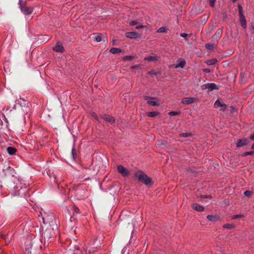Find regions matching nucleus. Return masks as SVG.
<instances>
[{
  "mask_svg": "<svg viewBox=\"0 0 254 254\" xmlns=\"http://www.w3.org/2000/svg\"><path fill=\"white\" fill-rule=\"evenodd\" d=\"M253 154L252 152H247L245 153V155H251Z\"/></svg>",
  "mask_w": 254,
  "mask_h": 254,
  "instance_id": "nucleus-39",
  "label": "nucleus"
},
{
  "mask_svg": "<svg viewBox=\"0 0 254 254\" xmlns=\"http://www.w3.org/2000/svg\"><path fill=\"white\" fill-rule=\"evenodd\" d=\"M192 135L190 133H182L180 134V137H188Z\"/></svg>",
  "mask_w": 254,
  "mask_h": 254,
  "instance_id": "nucleus-26",
  "label": "nucleus"
},
{
  "mask_svg": "<svg viewBox=\"0 0 254 254\" xmlns=\"http://www.w3.org/2000/svg\"><path fill=\"white\" fill-rule=\"evenodd\" d=\"M124 59H125V60H127V61H131L133 59V57L131 56H126L124 58Z\"/></svg>",
  "mask_w": 254,
  "mask_h": 254,
  "instance_id": "nucleus-31",
  "label": "nucleus"
},
{
  "mask_svg": "<svg viewBox=\"0 0 254 254\" xmlns=\"http://www.w3.org/2000/svg\"><path fill=\"white\" fill-rule=\"evenodd\" d=\"M103 38H105L103 35L100 33H97L94 34V38L95 40L98 42L101 41Z\"/></svg>",
  "mask_w": 254,
  "mask_h": 254,
  "instance_id": "nucleus-18",
  "label": "nucleus"
},
{
  "mask_svg": "<svg viewBox=\"0 0 254 254\" xmlns=\"http://www.w3.org/2000/svg\"><path fill=\"white\" fill-rule=\"evenodd\" d=\"M223 29L222 28L218 29L212 37L213 40L217 41L221 37Z\"/></svg>",
  "mask_w": 254,
  "mask_h": 254,
  "instance_id": "nucleus-8",
  "label": "nucleus"
},
{
  "mask_svg": "<svg viewBox=\"0 0 254 254\" xmlns=\"http://www.w3.org/2000/svg\"><path fill=\"white\" fill-rule=\"evenodd\" d=\"M144 27V26L143 25H142V24H140V23H138V24L136 25V27H135V28H136V29H141V28H143Z\"/></svg>",
  "mask_w": 254,
  "mask_h": 254,
  "instance_id": "nucleus-30",
  "label": "nucleus"
},
{
  "mask_svg": "<svg viewBox=\"0 0 254 254\" xmlns=\"http://www.w3.org/2000/svg\"><path fill=\"white\" fill-rule=\"evenodd\" d=\"M130 68L132 69H140V66L139 65H135L131 66L130 67Z\"/></svg>",
  "mask_w": 254,
  "mask_h": 254,
  "instance_id": "nucleus-34",
  "label": "nucleus"
},
{
  "mask_svg": "<svg viewBox=\"0 0 254 254\" xmlns=\"http://www.w3.org/2000/svg\"><path fill=\"white\" fill-rule=\"evenodd\" d=\"M201 197H205V198H211V196L210 195L201 196Z\"/></svg>",
  "mask_w": 254,
  "mask_h": 254,
  "instance_id": "nucleus-41",
  "label": "nucleus"
},
{
  "mask_svg": "<svg viewBox=\"0 0 254 254\" xmlns=\"http://www.w3.org/2000/svg\"><path fill=\"white\" fill-rule=\"evenodd\" d=\"M239 8V14L240 16V22L242 27L244 28H246L247 25L246 18L243 13V8L241 5H239L238 6Z\"/></svg>",
  "mask_w": 254,
  "mask_h": 254,
  "instance_id": "nucleus-2",
  "label": "nucleus"
},
{
  "mask_svg": "<svg viewBox=\"0 0 254 254\" xmlns=\"http://www.w3.org/2000/svg\"><path fill=\"white\" fill-rule=\"evenodd\" d=\"M158 113H157L156 112H154V111L150 112L147 113L148 116L150 117H154L156 116L157 115H158Z\"/></svg>",
  "mask_w": 254,
  "mask_h": 254,
  "instance_id": "nucleus-24",
  "label": "nucleus"
},
{
  "mask_svg": "<svg viewBox=\"0 0 254 254\" xmlns=\"http://www.w3.org/2000/svg\"><path fill=\"white\" fill-rule=\"evenodd\" d=\"M195 100L193 97H186L183 99L182 102L184 104H190L193 103Z\"/></svg>",
  "mask_w": 254,
  "mask_h": 254,
  "instance_id": "nucleus-10",
  "label": "nucleus"
},
{
  "mask_svg": "<svg viewBox=\"0 0 254 254\" xmlns=\"http://www.w3.org/2000/svg\"><path fill=\"white\" fill-rule=\"evenodd\" d=\"M216 0H209L210 1V5L211 7H214L215 5V3Z\"/></svg>",
  "mask_w": 254,
  "mask_h": 254,
  "instance_id": "nucleus-32",
  "label": "nucleus"
},
{
  "mask_svg": "<svg viewBox=\"0 0 254 254\" xmlns=\"http://www.w3.org/2000/svg\"><path fill=\"white\" fill-rule=\"evenodd\" d=\"M203 71L205 73H209L210 72V70L208 68H205Z\"/></svg>",
  "mask_w": 254,
  "mask_h": 254,
  "instance_id": "nucleus-38",
  "label": "nucleus"
},
{
  "mask_svg": "<svg viewBox=\"0 0 254 254\" xmlns=\"http://www.w3.org/2000/svg\"><path fill=\"white\" fill-rule=\"evenodd\" d=\"M238 0H232V1H233V2H235L237 1Z\"/></svg>",
  "mask_w": 254,
  "mask_h": 254,
  "instance_id": "nucleus-44",
  "label": "nucleus"
},
{
  "mask_svg": "<svg viewBox=\"0 0 254 254\" xmlns=\"http://www.w3.org/2000/svg\"><path fill=\"white\" fill-rule=\"evenodd\" d=\"M250 139L252 140H254V134L251 135Z\"/></svg>",
  "mask_w": 254,
  "mask_h": 254,
  "instance_id": "nucleus-40",
  "label": "nucleus"
},
{
  "mask_svg": "<svg viewBox=\"0 0 254 254\" xmlns=\"http://www.w3.org/2000/svg\"><path fill=\"white\" fill-rule=\"evenodd\" d=\"M148 74H150V75L151 74H156L157 73L155 72L154 70H151V71H148Z\"/></svg>",
  "mask_w": 254,
  "mask_h": 254,
  "instance_id": "nucleus-37",
  "label": "nucleus"
},
{
  "mask_svg": "<svg viewBox=\"0 0 254 254\" xmlns=\"http://www.w3.org/2000/svg\"><path fill=\"white\" fill-rule=\"evenodd\" d=\"M138 23V22L135 20H132L131 21H130L129 23V24L130 25H136Z\"/></svg>",
  "mask_w": 254,
  "mask_h": 254,
  "instance_id": "nucleus-29",
  "label": "nucleus"
},
{
  "mask_svg": "<svg viewBox=\"0 0 254 254\" xmlns=\"http://www.w3.org/2000/svg\"><path fill=\"white\" fill-rule=\"evenodd\" d=\"M223 228L231 230L235 228V225L231 224H226L223 226Z\"/></svg>",
  "mask_w": 254,
  "mask_h": 254,
  "instance_id": "nucleus-21",
  "label": "nucleus"
},
{
  "mask_svg": "<svg viewBox=\"0 0 254 254\" xmlns=\"http://www.w3.org/2000/svg\"><path fill=\"white\" fill-rule=\"evenodd\" d=\"M205 47L208 50H212L215 47V45L213 44L207 43L205 45Z\"/></svg>",
  "mask_w": 254,
  "mask_h": 254,
  "instance_id": "nucleus-22",
  "label": "nucleus"
},
{
  "mask_svg": "<svg viewBox=\"0 0 254 254\" xmlns=\"http://www.w3.org/2000/svg\"><path fill=\"white\" fill-rule=\"evenodd\" d=\"M7 151L9 154L13 155L16 152V149L14 147H8L7 148Z\"/></svg>",
  "mask_w": 254,
  "mask_h": 254,
  "instance_id": "nucleus-19",
  "label": "nucleus"
},
{
  "mask_svg": "<svg viewBox=\"0 0 254 254\" xmlns=\"http://www.w3.org/2000/svg\"><path fill=\"white\" fill-rule=\"evenodd\" d=\"M246 196H248V197H250L252 195V192L250 191V190H247L245 192H244Z\"/></svg>",
  "mask_w": 254,
  "mask_h": 254,
  "instance_id": "nucleus-28",
  "label": "nucleus"
},
{
  "mask_svg": "<svg viewBox=\"0 0 254 254\" xmlns=\"http://www.w3.org/2000/svg\"><path fill=\"white\" fill-rule=\"evenodd\" d=\"M91 116L93 118H95L96 120H98V117L96 113H92L91 114Z\"/></svg>",
  "mask_w": 254,
  "mask_h": 254,
  "instance_id": "nucleus-35",
  "label": "nucleus"
},
{
  "mask_svg": "<svg viewBox=\"0 0 254 254\" xmlns=\"http://www.w3.org/2000/svg\"><path fill=\"white\" fill-rule=\"evenodd\" d=\"M178 62L179 63V64L175 65V68H177L179 67L183 68L186 64L185 60L183 59H179L178 61Z\"/></svg>",
  "mask_w": 254,
  "mask_h": 254,
  "instance_id": "nucleus-13",
  "label": "nucleus"
},
{
  "mask_svg": "<svg viewBox=\"0 0 254 254\" xmlns=\"http://www.w3.org/2000/svg\"><path fill=\"white\" fill-rule=\"evenodd\" d=\"M159 57L157 56H150L144 58V60L148 61L149 62L156 61L158 60Z\"/></svg>",
  "mask_w": 254,
  "mask_h": 254,
  "instance_id": "nucleus-16",
  "label": "nucleus"
},
{
  "mask_svg": "<svg viewBox=\"0 0 254 254\" xmlns=\"http://www.w3.org/2000/svg\"><path fill=\"white\" fill-rule=\"evenodd\" d=\"M21 10L26 15L30 14L33 11V8L30 7H27L24 4L21 3V0L19 1Z\"/></svg>",
  "mask_w": 254,
  "mask_h": 254,
  "instance_id": "nucleus-3",
  "label": "nucleus"
},
{
  "mask_svg": "<svg viewBox=\"0 0 254 254\" xmlns=\"http://www.w3.org/2000/svg\"><path fill=\"white\" fill-rule=\"evenodd\" d=\"M53 50L57 52L63 53L64 51V48L61 42H57L56 45L53 48Z\"/></svg>",
  "mask_w": 254,
  "mask_h": 254,
  "instance_id": "nucleus-7",
  "label": "nucleus"
},
{
  "mask_svg": "<svg viewBox=\"0 0 254 254\" xmlns=\"http://www.w3.org/2000/svg\"><path fill=\"white\" fill-rule=\"evenodd\" d=\"M214 106L215 107H222V108L221 109V110L224 111L226 108L227 106L225 104L220 102L219 100H217L215 101L214 103Z\"/></svg>",
  "mask_w": 254,
  "mask_h": 254,
  "instance_id": "nucleus-12",
  "label": "nucleus"
},
{
  "mask_svg": "<svg viewBox=\"0 0 254 254\" xmlns=\"http://www.w3.org/2000/svg\"><path fill=\"white\" fill-rule=\"evenodd\" d=\"M191 207L193 209L198 212L203 211L204 209V207L202 206L197 203H192L191 204Z\"/></svg>",
  "mask_w": 254,
  "mask_h": 254,
  "instance_id": "nucleus-11",
  "label": "nucleus"
},
{
  "mask_svg": "<svg viewBox=\"0 0 254 254\" xmlns=\"http://www.w3.org/2000/svg\"><path fill=\"white\" fill-rule=\"evenodd\" d=\"M169 114L170 116H177L179 115V113L176 112H171L169 113Z\"/></svg>",
  "mask_w": 254,
  "mask_h": 254,
  "instance_id": "nucleus-33",
  "label": "nucleus"
},
{
  "mask_svg": "<svg viewBox=\"0 0 254 254\" xmlns=\"http://www.w3.org/2000/svg\"><path fill=\"white\" fill-rule=\"evenodd\" d=\"M249 142L248 139L246 138H243L242 139H239L238 140L237 142V147H241L242 146H244L246 145H247Z\"/></svg>",
  "mask_w": 254,
  "mask_h": 254,
  "instance_id": "nucleus-9",
  "label": "nucleus"
},
{
  "mask_svg": "<svg viewBox=\"0 0 254 254\" xmlns=\"http://www.w3.org/2000/svg\"><path fill=\"white\" fill-rule=\"evenodd\" d=\"M207 219L212 222H216L219 219V217L217 215H208L207 216Z\"/></svg>",
  "mask_w": 254,
  "mask_h": 254,
  "instance_id": "nucleus-17",
  "label": "nucleus"
},
{
  "mask_svg": "<svg viewBox=\"0 0 254 254\" xmlns=\"http://www.w3.org/2000/svg\"><path fill=\"white\" fill-rule=\"evenodd\" d=\"M181 36L183 38H186L188 36V34L185 33H181Z\"/></svg>",
  "mask_w": 254,
  "mask_h": 254,
  "instance_id": "nucleus-36",
  "label": "nucleus"
},
{
  "mask_svg": "<svg viewBox=\"0 0 254 254\" xmlns=\"http://www.w3.org/2000/svg\"><path fill=\"white\" fill-rule=\"evenodd\" d=\"M102 118L105 121H106L111 124L114 123L115 121V119L113 117L109 116V115H104V116H103Z\"/></svg>",
  "mask_w": 254,
  "mask_h": 254,
  "instance_id": "nucleus-15",
  "label": "nucleus"
},
{
  "mask_svg": "<svg viewBox=\"0 0 254 254\" xmlns=\"http://www.w3.org/2000/svg\"><path fill=\"white\" fill-rule=\"evenodd\" d=\"M243 216L241 214H237V215H234L232 216V219H235L237 218H241L243 217Z\"/></svg>",
  "mask_w": 254,
  "mask_h": 254,
  "instance_id": "nucleus-27",
  "label": "nucleus"
},
{
  "mask_svg": "<svg viewBox=\"0 0 254 254\" xmlns=\"http://www.w3.org/2000/svg\"><path fill=\"white\" fill-rule=\"evenodd\" d=\"M134 177H137L138 180L146 186H151L153 184L152 179L142 171L137 172Z\"/></svg>",
  "mask_w": 254,
  "mask_h": 254,
  "instance_id": "nucleus-1",
  "label": "nucleus"
},
{
  "mask_svg": "<svg viewBox=\"0 0 254 254\" xmlns=\"http://www.w3.org/2000/svg\"><path fill=\"white\" fill-rule=\"evenodd\" d=\"M217 62V60L216 59H213L211 60H207L206 61V64L209 65H214Z\"/></svg>",
  "mask_w": 254,
  "mask_h": 254,
  "instance_id": "nucleus-20",
  "label": "nucleus"
},
{
  "mask_svg": "<svg viewBox=\"0 0 254 254\" xmlns=\"http://www.w3.org/2000/svg\"><path fill=\"white\" fill-rule=\"evenodd\" d=\"M252 148L254 149V143L252 145Z\"/></svg>",
  "mask_w": 254,
  "mask_h": 254,
  "instance_id": "nucleus-45",
  "label": "nucleus"
},
{
  "mask_svg": "<svg viewBox=\"0 0 254 254\" xmlns=\"http://www.w3.org/2000/svg\"><path fill=\"white\" fill-rule=\"evenodd\" d=\"M144 99L147 101L148 104L152 106H157L159 105V103L156 101V99L149 96H145Z\"/></svg>",
  "mask_w": 254,
  "mask_h": 254,
  "instance_id": "nucleus-4",
  "label": "nucleus"
},
{
  "mask_svg": "<svg viewBox=\"0 0 254 254\" xmlns=\"http://www.w3.org/2000/svg\"><path fill=\"white\" fill-rule=\"evenodd\" d=\"M125 36L129 38H135L138 36V33L136 32H128L125 34Z\"/></svg>",
  "mask_w": 254,
  "mask_h": 254,
  "instance_id": "nucleus-14",
  "label": "nucleus"
},
{
  "mask_svg": "<svg viewBox=\"0 0 254 254\" xmlns=\"http://www.w3.org/2000/svg\"><path fill=\"white\" fill-rule=\"evenodd\" d=\"M167 28L166 27H161L159 28L157 32L159 33H163L167 31Z\"/></svg>",
  "mask_w": 254,
  "mask_h": 254,
  "instance_id": "nucleus-25",
  "label": "nucleus"
},
{
  "mask_svg": "<svg viewBox=\"0 0 254 254\" xmlns=\"http://www.w3.org/2000/svg\"><path fill=\"white\" fill-rule=\"evenodd\" d=\"M45 219H46V218H45V217H43V218L44 223H48V222H45Z\"/></svg>",
  "mask_w": 254,
  "mask_h": 254,
  "instance_id": "nucleus-42",
  "label": "nucleus"
},
{
  "mask_svg": "<svg viewBox=\"0 0 254 254\" xmlns=\"http://www.w3.org/2000/svg\"><path fill=\"white\" fill-rule=\"evenodd\" d=\"M110 52L113 54H117L121 52V50L119 48H112L110 49Z\"/></svg>",
  "mask_w": 254,
  "mask_h": 254,
  "instance_id": "nucleus-23",
  "label": "nucleus"
},
{
  "mask_svg": "<svg viewBox=\"0 0 254 254\" xmlns=\"http://www.w3.org/2000/svg\"><path fill=\"white\" fill-rule=\"evenodd\" d=\"M202 89H208V91L218 89V88L215 83H207L202 86Z\"/></svg>",
  "mask_w": 254,
  "mask_h": 254,
  "instance_id": "nucleus-5",
  "label": "nucleus"
},
{
  "mask_svg": "<svg viewBox=\"0 0 254 254\" xmlns=\"http://www.w3.org/2000/svg\"><path fill=\"white\" fill-rule=\"evenodd\" d=\"M118 170L123 176H127L129 174L128 170L122 165H119L118 166Z\"/></svg>",
  "mask_w": 254,
  "mask_h": 254,
  "instance_id": "nucleus-6",
  "label": "nucleus"
},
{
  "mask_svg": "<svg viewBox=\"0 0 254 254\" xmlns=\"http://www.w3.org/2000/svg\"><path fill=\"white\" fill-rule=\"evenodd\" d=\"M51 217H52L51 219H55V216L54 215H52Z\"/></svg>",
  "mask_w": 254,
  "mask_h": 254,
  "instance_id": "nucleus-43",
  "label": "nucleus"
}]
</instances>
